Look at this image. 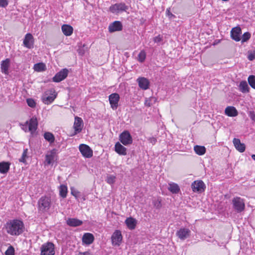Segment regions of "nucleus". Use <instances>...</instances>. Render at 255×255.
<instances>
[{
	"mask_svg": "<svg viewBox=\"0 0 255 255\" xmlns=\"http://www.w3.org/2000/svg\"><path fill=\"white\" fill-rule=\"evenodd\" d=\"M162 40V37L160 35H158V36H155V37L153 38V41L155 43H159Z\"/></svg>",
	"mask_w": 255,
	"mask_h": 255,
	"instance_id": "nucleus-48",
	"label": "nucleus"
},
{
	"mask_svg": "<svg viewBox=\"0 0 255 255\" xmlns=\"http://www.w3.org/2000/svg\"><path fill=\"white\" fill-rule=\"evenodd\" d=\"M108 29L110 32L121 31L123 29V25L120 21H115L109 25Z\"/></svg>",
	"mask_w": 255,
	"mask_h": 255,
	"instance_id": "nucleus-18",
	"label": "nucleus"
},
{
	"mask_svg": "<svg viewBox=\"0 0 255 255\" xmlns=\"http://www.w3.org/2000/svg\"><path fill=\"white\" fill-rule=\"evenodd\" d=\"M59 195L63 198H65L67 196L68 192L67 187L65 185H61L59 188Z\"/></svg>",
	"mask_w": 255,
	"mask_h": 255,
	"instance_id": "nucleus-34",
	"label": "nucleus"
},
{
	"mask_svg": "<svg viewBox=\"0 0 255 255\" xmlns=\"http://www.w3.org/2000/svg\"><path fill=\"white\" fill-rule=\"evenodd\" d=\"M225 114L229 117H234L238 116V112L235 107L228 106L225 110Z\"/></svg>",
	"mask_w": 255,
	"mask_h": 255,
	"instance_id": "nucleus-22",
	"label": "nucleus"
},
{
	"mask_svg": "<svg viewBox=\"0 0 255 255\" xmlns=\"http://www.w3.org/2000/svg\"><path fill=\"white\" fill-rule=\"evenodd\" d=\"M57 150L54 148L47 152L45 155V162L47 165H53L57 159Z\"/></svg>",
	"mask_w": 255,
	"mask_h": 255,
	"instance_id": "nucleus-8",
	"label": "nucleus"
},
{
	"mask_svg": "<svg viewBox=\"0 0 255 255\" xmlns=\"http://www.w3.org/2000/svg\"><path fill=\"white\" fill-rule=\"evenodd\" d=\"M41 255H54L55 246L51 242H47L43 244L40 248Z\"/></svg>",
	"mask_w": 255,
	"mask_h": 255,
	"instance_id": "nucleus-5",
	"label": "nucleus"
},
{
	"mask_svg": "<svg viewBox=\"0 0 255 255\" xmlns=\"http://www.w3.org/2000/svg\"><path fill=\"white\" fill-rule=\"evenodd\" d=\"M248 58L250 61L255 59V51H249L248 52Z\"/></svg>",
	"mask_w": 255,
	"mask_h": 255,
	"instance_id": "nucleus-43",
	"label": "nucleus"
},
{
	"mask_svg": "<svg viewBox=\"0 0 255 255\" xmlns=\"http://www.w3.org/2000/svg\"><path fill=\"white\" fill-rule=\"evenodd\" d=\"M77 255H92L89 252H80Z\"/></svg>",
	"mask_w": 255,
	"mask_h": 255,
	"instance_id": "nucleus-49",
	"label": "nucleus"
},
{
	"mask_svg": "<svg viewBox=\"0 0 255 255\" xmlns=\"http://www.w3.org/2000/svg\"><path fill=\"white\" fill-rule=\"evenodd\" d=\"M46 65L43 63H38L34 64L33 69L36 72H43L46 70Z\"/></svg>",
	"mask_w": 255,
	"mask_h": 255,
	"instance_id": "nucleus-33",
	"label": "nucleus"
},
{
	"mask_svg": "<svg viewBox=\"0 0 255 255\" xmlns=\"http://www.w3.org/2000/svg\"><path fill=\"white\" fill-rule=\"evenodd\" d=\"M94 240V237L93 234L89 233H86L84 234L82 237V242L86 244H91Z\"/></svg>",
	"mask_w": 255,
	"mask_h": 255,
	"instance_id": "nucleus-25",
	"label": "nucleus"
},
{
	"mask_svg": "<svg viewBox=\"0 0 255 255\" xmlns=\"http://www.w3.org/2000/svg\"><path fill=\"white\" fill-rule=\"evenodd\" d=\"M139 88L142 90H145L149 88V81L144 77H139L137 80Z\"/></svg>",
	"mask_w": 255,
	"mask_h": 255,
	"instance_id": "nucleus-19",
	"label": "nucleus"
},
{
	"mask_svg": "<svg viewBox=\"0 0 255 255\" xmlns=\"http://www.w3.org/2000/svg\"><path fill=\"white\" fill-rule=\"evenodd\" d=\"M153 204L156 209H159L161 207V201L159 199L153 200Z\"/></svg>",
	"mask_w": 255,
	"mask_h": 255,
	"instance_id": "nucleus-46",
	"label": "nucleus"
},
{
	"mask_svg": "<svg viewBox=\"0 0 255 255\" xmlns=\"http://www.w3.org/2000/svg\"><path fill=\"white\" fill-rule=\"evenodd\" d=\"M120 140L125 145H128L132 143V138L130 133L125 130L120 135Z\"/></svg>",
	"mask_w": 255,
	"mask_h": 255,
	"instance_id": "nucleus-10",
	"label": "nucleus"
},
{
	"mask_svg": "<svg viewBox=\"0 0 255 255\" xmlns=\"http://www.w3.org/2000/svg\"><path fill=\"white\" fill-rule=\"evenodd\" d=\"M109 100L111 108L113 110H116L120 100L119 95L117 93L112 94L109 96Z\"/></svg>",
	"mask_w": 255,
	"mask_h": 255,
	"instance_id": "nucleus-16",
	"label": "nucleus"
},
{
	"mask_svg": "<svg viewBox=\"0 0 255 255\" xmlns=\"http://www.w3.org/2000/svg\"><path fill=\"white\" fill-rule=\"evenodd\" d=\"M155 102V98L154 97H150L146 98L144 101V105L146 106L150 107Z\"/></svg>",
	"mask_w": 255,
	"mask_h": 255,
	"instance_id": "nucleus-39",
	"label": "nucleus"
},
{
	"mask_svg": "<svg viewBox=\"0 0 255 255\" xmlns=\"http://www.w3.org/2000/svg\"><path fill=\"white\" fill-rule=\"evenodd\" d=\"M27 149L24 150L21 157L19 159L21 162L24 163L25 162V157L27 156Z\"/></svg>",
	"mask_w": 255,
	"mask_h": 255,
	"instance_id": "nucleus-45",
	"label": "nucleus"
},
{
	"mask_svg": "<svg viewBox=\"0 0 255 255\" xmlns=\"http://www.w3.org/2000/svg\"><path fill=\"white\" fill-rule=\"evenodd\" d=\"M84 123L83 120L80 117H75L73 125L74 132L73 135H74L80 133L82 131Z\"/></svg>",
	"mask_w": 255,
	"mask_h": 255,
	"instance_id": "nucleus-11",
	"label": "nucleus"
},
{
	"mask_svg": "<svg viewBox=\"0 0 255 255\" xmlns=\"http://www.w3.org/2000/svg\"><path fill=\"white\" fill-rule=\"evenodd\" d=\"M125 223L129 229L133 230L135 228L136 221L133 218L129 217L126 220Z\"/></svg>",
	"mask_w": 255,
	"mask_h": 255,
	"instance_id": "nucleus-27",
	"label": "nucleus"
},
{
	"mask_svg": "<svg viewBox=\"0 0 255 255\" xmlns=\"http://www.w3.org/2000/svg\"><path fill=\"white\" fill-rule=\"evenodd\" d=\"M44 137L46 140L48 141L50 144L54 142L55 137L54 135L50 132H46L44 134Z\"/></svg>",
	"mask_w": 255,
	"mask_h": 255,
	"instance_id": "nucleus-35",
	"label": "nucleus"
},
{
	"mask_svg": "<svg viewBox=\"0 0 255 255\" xmlns=\"http://www.w3.org/2000/svg\"><path fill=\"white\" fill-rule=\"evenodd\" d=\"M38 122L37 119L32 117L29 121H27L22 126V129L25 132H30L31 135L33 136L36 135V131L37 128Z\"/></svg>",
	"mask_w": 255,
	"mask_h": 255,
	"instance_id": "nucleus-3",
	"label": "nucleus"
},
{
	"mask_svg": "<svg viewBox=\"0 0 255 255\" xmlns=\"http://www.w3.org/2000/svg\"><path fill=\"white\" fill-rule=\"evenodd\" d=\"M68 72L69 71L66 68L62 69L53 77V81L59 82L64 80L67 77Z\"/></svg>",
	"mask_w": 255,
	"mask_h": 255,
	"instance_id": "nucleus-13",
	"label": "nucleus"
},
{
	"mask_svg": "<svg viewBox=\"0 0 255 255\" xmlns=\"http://www.w3.org/2000/svg\"><path fill=\"white\" fill-rule=\"evenodd\" d=\"M115 150L120 155H126L127 154V148L119 142L115 144Z\"/></svg>",
	"mask_w": 255,
	"mask_h": 255,
	"instance_id": "nucleus-24",
	"label": "nucleus"
},
{
	"mask_svg": "<svg viewBox=\"0 0 255 255\" xmlns=\"http://www.w3.org/2000/svg\"><path fill=\"white\" fill-rule=\"evenodd\" d=\"M71 193L77 199H78L79 198V197H80V193L78 191L75 189L74 187L71 188Z\"/></svg>",
	"mask_w": 255,
	"mask_h": 255,
	"instance_id": "nucleus-40",
	"label": "nucleus"
},
{
	"mask_svg": "<svg viewBox=\"0 0 255 255\" xmlns=\"http://www.w3.org/2000/svg\"><path fill=\"white\" fill-rule=\"evenodd\" d=\"M241 29L239 27L233 28L231 32V37L233 39L236 41L241 40Z\"/></svg>",
	"mask_w": 255,
	"mask_h": 255,
	"instance_id": "nucleus-20",
	"label": "nucleus"
},
{
	"mask_svg": "<svg viewBox=\"0 0 255 255\" xmlns=\"http://www.w3.org/2000/svg\"><path fill=\"white\" fill-rule=\"evenodd\" d=\"M252 159L255 161V154H252Z\"/></svg>",
	"mask_w": 255,
	"mask_h": 255,
	"instance_id": "nucleus-52",
	"label": "nucleus"
},
{
	"mask_svg": "<svg viewBox=\"0 0 255 255\" xmlns=\"http://www.w3.org/2000/svg\"><path fill=\"white\" fill-rule=\"evenodd\" d=\"M194 150L195 153L199 155H202L206 152V148L204 146L195 145Z\"/></svg>",
	"mask_w": 255,
	"mask_h": 255,
	"instance_id": "nucleus-32",
	"label": "nucleus"
},
{
	"mask_svg": "<svg viewBox=\"0 0 255 255\" xmlns=\"http://www.w3.org/2000/svg\"><path fill=\"white\" fill-rule=\"evenodd\" d=\"M110 11L115 14L126 11L128 6L124 3H119L112 5L109 8Z\"/></svg>",
	"mask_w": 255,
	"mask_h": 255,
	"instance_id": "nucleus-9",
	"label": "nucleus"
},
{
	"mask_svg": "<svg viewBox=\"0 0 255 255\" xmlns=\"http://www.w3.org/2000/svg\"><path fill=\"white\" fill-rule=\"evenodd\" d=\"M116 176L114 175H108L106 181L108 184L113 185L116 181Z\"/></svg>",
	"mask_w": 255,
	"mask_h": 255,
	"instance_id": "nucleus-36",
	"label": "nucleus"
},
{
	"mask_svg": "<svg viewBox=\"0 0 255 255\" xmlns=\"http://www.w3.org/2000/svg\"><path fill=\"white\" fill-rule=\"evenodd\" d=\"M233 144L236 149L240 152H243L246 149V145L244 143H241L239 138H234L233 140Z\"/></svg>",
	"mask_w": 255,
	"mask_h": 255,
	"instance_id": "nucleus-21",
	"label": "nucleus"
},
{
	"mask_svg": "<svg viewBox=\"0 0 255 255\" xmlns=\"http://www.w3.org/2000/svg\"><path fill=\"white\" fill-rule=\"evenodd\" d=\"M4 228L8 234L18 236L24 232V225L21 220L12 219L6 222L4 225Z\"/></svg>",
	"mask_w": 255,
	"mask_h": 255,
	"instance_id": "nucleus-1",
	"label": "nucleus"
},
{
	"mask_svg": "<svg viewBox=\"0 0 255 255\" xmlns=\"http://www.w3.org/2000/svg\"><path fill=\"white\" fill-rule=\"evenodd\" d=\"M23 44L24 47L28 49H31L33 47L34 38L31 33L26 34L23 39Z\"/></svg>",
	"mask_w": 255,
	"mask_h": 255,
	"instance_id": "nucleus-14",
	"label": "nucleus"
},
{
	"mask_svg": "<svg viewBox=\"0 0 255 255\" xmlns=\"http://www.w3.org/2000/svg\"><path fill=\"white\" fill-rule=\"evenodd\" d=\"M191 188L194 192L202 193L204 191L206 186L202 180H197L192 183Z\"/></svg>",
	"mask_w": 255,
	"mask_h": 255,
	"instance_id": "nucleus-12",
	"label": "nucleus"
},
{
	"mask_svg": "<svg viewBox=\"0 0 255 255\" xmlns=\"http://www.w3.org/2000/svg\"><path fill=\"white\" fill-rule=\"evenodd\" d=\"M239 88L242 93H248L249 92L250 88L247 82L245 81H242L240 82Z\"/></svg>",
	"mask_w": 255,
	"mask_h": 255,
	"instance_id": "nucleus-31",
	"label": "nucleus"
},
{
	"mask_svg": "<svg viewBox=\"0 0 255 255\" xmlns=\"http://www.w3.org/2000/svg\"><path fill=\"white\" fill-rule=\"evenodd\" d=\"M63 34L66 36H70L73 32V27L68 24H63L61 27Z\"/></svg>",
	"mask_w": 255,
	"mask_h": 255,
	"instance_id": "nucleus-26",
	"label": "nucleus"
},
{
	"mask_svg": "<svg viewBox=\"0 0 255 255\" xmlns=\"http://www.w3.org/2000/svg\"><path fill=\"white\" fill-rule=\"evenodd\" d=\"M10 164L7 162L2 161L0 162V173H6L9 169Z\"/></svg>",
	"mask_w": 255,
	"mask_h": 255,
	"instance_id": "nucleus-30",
	"label": "nucleus"
},
{
	"mask_svg": "<svg viewBox=\"0 0 255 255\" xmlns=\"http://www.w3.org/2000/svg\"><path fill=\"white\" fill-rule=\"evenodd\" d=\"M26 102L28 106H29L31 108H34L36 106V103L34 100H33L32 99H27Z\"/></svg>",
	"mask_w": 255,
	"mask_h": 255,
	"instance_id": "nucleus-44",
	"label": "nucleus"
},
{
	"mask_svg": "<svg viewBox=\"0 0 255 255\" xmlns=\"http://www.w3.org/2000/svg\"><path fill=\"white\" fill-rule=\"evenodd\" d=\"M5 255H14V250L12 246H9L5 253Z\"/></svg>",
	"mask_w": 255,
	"mask_h": 255,
	"instance_id": "nucleus-42",
	"label": "nucleus"
},
{
	"mask_svg": "<svg viewBox=\"0 0 255 255\" xmlns=\"http://www.w3.org/2000/svg\"><path fill=\"white\" fill-rule=\"evenodd\" d=\"M233 208L238 213L243 211L245 208L244 200L240 197H236L232 200Z\"/></svg>",
	"mask_w": 255,
	"mask_h": 255,
	"instance_id": "nucleus-6",
	"label": "nucleus"
},
{
	"mask_svg": "<svg viewBox=\"0 0 255 255\" xmlns=\"http://www.w3.org/2000/svg\"><path fill=\"white\" fill-rule=\"evenodd\" d=\"M79 149L84 158H90L93 156V150L89 145L86 144H80L79 146Z\"/></svg>",
	"mask_w": 255,
	"mask_h": 255,
	"instance_id": "nucleus-7",
	"label": "nucleus"
},
{
	"mask_svg": "<svg viewBox=\"0 0 255 255\" xmlns=\"http://www.w3.org/2000/svg\"><path fill=\"white\" fill-rule=\"evenodd\" d=\"M166 13H167L168 15H171V16H173V15L172 13H171L170 12L169 10V9H168L166 10Z\"/></svg>",
	"mask_w": 255,
	"mask_h": 255,
	"instance_id": "nucleus-51",
	"label": "nucleus"
},
{
	"mask_svg": "<svg viewBox=\"0 0 255 255\" xmlns=\"http://www.w3.org/2000/svg\"><path fill=\"white\" fill-rule=\"evenodd\" d=\"M67 224L70 227H78L83 224L82 221L77 218H68L66 221Z\"/></svg>",
	"mask_w": 255,
	"mask_h": 255,
	"instance_id": "nucleus-23",
	"label": "nucleus"
},
{
	"mask_svg": "<svg viewBox=\"0 0 255 255\" xmlns=\"http://www.w3.org/2000/svg\"><path fill=\"white\" fill-rule=\"evenodd\" d=\"M51 206V198L50 196H42L39 198L37 202L38 211L42 213L48 212Z\"/></svg>",
	"mask_w": 255,
	"mask_h": 255,
	"instance_id": "nucleus-2",
	"label": "nucleus"
},
{
	"mask_svg": "<svg viewBox=\"0 0 255 255\" xmlns=\"http://www.w3.org/2000/svg\"><path fill=\"white\" fill-rule=\"evenodd\" d=\"M8 4L7 0H0V7H5L7 6Z\"/></svg>",
	"mask_w": 255,
	"mask_h": 255,
	"instance_id": "nucleus-47",
	"label": "nucleus"
},
{
	"mask_svg": "<svg viewBox=\"0 0 255 255\" xmlns=\"http://www.w3.org/2000/svg\"><path fill=\"white\" fill-rule=\"evenodd\" d=\"M57 97V94L54 89L46 90L42 95L41 100L45 105L52 103Z\"/></svg>",
	"mask_w": 255,
	"mask_h": 255,
	"instance_id": "nucleus-4",
	"label": "nucleus"
},
{
	"mask_svg": "<svg viewBox=\"0 0 255 255\" xmlns=\"http://www.w3.org/2000/svg\"><path fill=\"white\" fill-rule=\"evenodd\" d=\"M123 237L119 230H116L111 237L112 244L114 246H119L122 242Z\"/></svg>",
	"mask_w": 255,
	"mask_h": 255,
	"instance_id": "nucleus-15",
	"label": "nucleus"
},
{
	"mask_svg": "<svg viewBox=\"0 0 255 255\" xmlns=\"http://www.w3.org/2000/svg\"><path fill=\"white\" fill-rule=\"evenodd\" d=\"M146 58V52L144 50H142L140 51L138 55L137 60L139 62L142 63L143 62Z\"/></svg>",
	"mask_w": 255,
	"mask_h": 255,
	"instance_id": "nucleus-37",
	"label": "nucleus"
},
{
	"mask_svg": "<svg viewBox=\"0 0 255 255\" xmlns=\"http://www.w3.org/2000/svg\"><path fill=\"white\" fill-rule=\"evenodd\" d=\"M10 60L9 59H6L1 62V69L2 73L5 74H8V69L9 67Z\"/></svg>",
	"mask_w": 255,
	"mask_h": 255,
	"instance_id": "nucleus-28",
	"label": "nucleus"
},
{
	"mask_svg": "<svg viewBox=\"0 0 255 255\" xmlns=\"http://www.w3.org/2000/svg\"><path fill=\"white\" fill-rule=\"evenodd\" d=\"M149 140L153 144H155L156 142V139L154 137L150 138Z\"/></svg>",
	"mask_w": 255,
	"mask_h": 255,
	"instance_id": "nucleus-50",
	"label": "nucleus"
},
{
	"mask_svg": "<svg viewBox=\"0 0 255 255\" xmlns=\"http://www.w3.org/2000/svg\"><path fill=\"white\" fill-rule=\"evenodd\" d=\"M250 37L251 34L248 32H245L242 36V42L243 43L248 41L250 38Z\"/></svg>",
	"mask_w": 255,
	"mask_h": 255,
	"instance_id": "nucleus-41",
	"label": "nucleus"
},
{
	"mask_svg": "<svg viewBox=\"0 0 255 255\" xmlns=\"http://www.w3.org/2000/svg\"><path fill=\"white\" fill-rule=\"evenodd\" d=\"M248 83L252 88L255 89V76L250 75L248 79Z\"/></svg>",
	"mask_w": 255,
	"mask_h": 255,
	"instance_id": "nucleus-38",
	"label": "nucleus"
},
{
	"mask_svg": "<svg viewBox=\"0 0 255 255\" xmlns=\"http://www.w3.org/2000/svg\"><path fill=\"white\" fill-rule=\"evenodd\" d=\"M191 231L187 228H180L176 232V235L181 240H184L190 235Z\"/></svg>",
	"mask_w": 255,
	"mask_h": 255,
	"instance_id": "nucleus-17",
	"label": "nucleus"
},
{
	"mask_svg": "<svg viewBox=\"0 0 255 255\" xmlns=\"http://www.w3.org/2000/svg\"><path fill=\"white\" fill-rule=\"evenodd\" d=\"M168 189L173 194H177L180 191L179 186L174 182L168 183Z\"/></svg>",
	"mask_w": 255,
	"mask_h": 255,
	"instance_id": "nucleus-29",
	"label": "nucleus"
}]
</instances>
